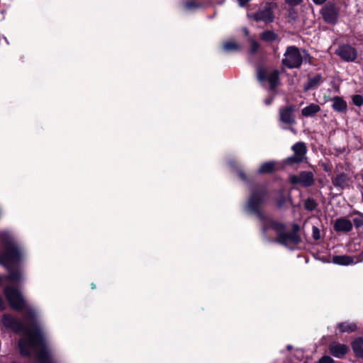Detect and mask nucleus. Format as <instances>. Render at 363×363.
I'll return each mask as SVG.
<instances>
[{
	"label": "nucleus",
	"mask_w": 363,
	"mask_h": 363,
	"mask_svg": "<svg viewBox=\"0 0 363 363\" xmlns=\"http://www.w3.org/2000/svg\"><path fill=\"white\" fill-rule=\"evenodd\" d=\"M4 249L0 250V264L9 270L8 276H0V286L5 280L11 282L20 281L22 275L20 272L13 270V268L23 258L24 252L12 235L9 232H4L1 235Z\"/></svg>",
	"instance_id": "1"
},
{
	"label": "nucleus",
	"mask_w": 363,
	"mask_h": 363,
	"mask_svg": "<svg viewBox=\"0 0 363 363\" xmlns=\"http://www.w3.org/2000/svg\"><path fill=\"white\" fill-rule=\"evenodd\" d=\"M2 322L6 328L15 331H21L23 337L20 340L18 346L22 355L29 354L38 349V346L45 344L43 335L36 325H24L12 316L5 315Z\"/></svg>",
	"instance_id": "2"
},
{
	"label": "nucleus",
	"mask_w": 363,
	"mask_h": 363,
	"mask_svg": "<svg viewBox=\"0 0 363 363\" xmlns=\"http://www.w3.org/2000/svg\"><path fill=\"white\" fill-rule=\"evenodd\" d=\"M263 233L266 235L277 236V241L281 245L288 246L290 244H297L300 242V238L297 234L299 226L294 225V232L286 233L285 225L269 217H263Z\"/></svg>",
	"instance_id": "3"
},
{
	"label": "nucleus",
	"mask_w": 363,
	"mask_h": 363,
	"mask_svg": "<svg viewBox=\"0 0 363 363\" xmlns=\"http://www.w3.org/2000/svg\"><path fill=\"white\" fill-rule=\"evenodd\" d=\"M5 296L9 303L10 306L15 310L20 311L22 309L26 310V313L23 316L26 321H28V318H33L35 313L33 308L27 306L26 303L23 300L20 292L11 286H7L4 289Z\"/></svg>",
	"instance_id": "4"
},
{
	"label": "nucleus",
	"mask_w": 363,
	"mask_h": 363,
	"mask_svg": "<svg viewBox=\"0 0 363 363\" xmlns=\"http://www.w3.org/2000/svg\"><path fill=\"white\" fill-rule=\"evenodd\" d=\"M303 56L295 46L288 47L282 60V63L289 68H298L303 62Z\"/></svg>",
	"instance_id": "5"
},
{
	"label": "nucleus",
	"mask_w": 363,
	"mask_h": 363,
	"mask_svg": "<svg viewBox=\"0 0 363 363\" xmlns=\"http://www.w3.org/2000/svg\"><path fill=\"white\" fill-rule=\"evenodd\" d=\"M290 182L293 184H299L303 187L311 186L314 183V175L311 172H301L298 175H291Z\"/></svg>",
	"instance_id": "6"
},
{
	"label": "nucleus",
	"mask_w": 363,
	"mask_h": 363,
	"mask_svg": "<svg viewBox=\"0 0 363 363\" xmlns=\"http://www.w3.org/2000/svg\"><path fill=\"white\" fill-rule=\"evenodd\" d=\"M292 150L294 152L292 157H288L286 160L287 163H299L302 162L306 154L307 148L303 143H297L292 147Z\"/></svg>",
	"instance_id": "7"
},
{
	"label": "nucleus",
	"mask_w": 363,
	"mask_h": 363,
	"mask_svg": "<svg viewBox=\"0 0 363 363\" xmlns=\"http://www.w3.org/2000/svg\"><path fill=\"white\" fill-rule=\"evenodd\" d=\"M264 198L263 193L253 191L249 199L247 210L250 212L256 213L258 216H262L259 212V207L262 203Z\"/></svg>",
	"instance_id": "8"
},
{
	"label": "nucleus",
	"mask_w": 363,
	"mask_h": 363,
	"mask_svg": "<svg viewBox=\"0 0 363 363\" xmlns=\"http://www.w3.org/2000/svg\"><path fill=\"white\" fill-rule=\"evenodd\" d=\"M252 18L256 21H263L266 23L273 21L274 16L269 6L259 9L257 13L252 15Z\"/></svg>",
	"instance_id": "9"
},
{
	"label": "nucleus",
	"mask_w": 363,
	"mask_h": 363,
	"mask_svg": "<svg viewBox=\"0 0 363 363\" xmlns=\"http://www.w3.org/2000/svg\"><path fill=\"white\" fill-rule=\"evenodd\" d=\"M336 53L346 61H352L357 57V52L354 48L349 45L340 46Z\"/></svg>",
	"instance_id": "10"
},
{
	"label": "nucleus",
	"mask_w": 363,
	"mask_h": 363,
	"mask_svg": "<svg viewBox=\"0 0 363 363\" xmlns=\"http://www.w3.org/2000/svg\"><path fill=\"white\" fill-rule=\"evenodd\" d=\"M329 350L335 357L342 358L347 353L349 348L345 344L334 342L330 345Z\"/></svg>",
	"instance_id": "11"
},
{
	"label": "nucleus",
	"mask_w": 363,
	"mask_h": 363,
	"mask_svg": "<svg viewBox=\"0 0 363 363\" xmlns=\"http://www.w3.org/2000/svg\"><path fill=\"white\" fill-rule=\"evenodd\" d=\"M294 107L288 106L280 109V121L286 124L290 125L294 123V118L293 116Z\"/></svg>",
	"instance_id": "12"
},
{
	"label": "nucleus",
	"mask_w": 363,
	"mask_h": 363,
	"mask_svg": "<svg viewBox=\"0 0 363 363\" xmlns=\"http://www.w3.org/2000/svg\"><path fill=\"white\" fill-rule=\"evenodd\" d=\"M352 228V224L350 220L346 218H338L335 220L334 229L338 232H349Z\"/></svg>",
	"instance_id": "13"
},
{
	"label": "nucleus",
	"mask_w": 363,
	"mask_h": 363,
	"mask_svg": "<svg viewBox=\"0 0 363 363\" xmlns=\"http://www.w3.org/2000/svg\"><path fill=\"white\" fill-rule=\"evenodd\" d=\"M320 111L319 105L315 104H311L308 106L303 108L301 111V114L304 117H312Z\"/></svg>",
	"instance_id": "14"
},
{
	"label": "nucleus",
	"mask_w": 363,
	"mask_h": 363,
	"mask_svg": "<svg viewBox=\"0 0 363 363\" xmlns=\"http://www.w3.org/2000/svg\"><path fill=\"white\" fill-rule=\"evenodd\" d=\"M339 333H352L357 330V325L354 323L344 322L337 325Z\"/></svg>",
	"instance_id": "15"
},
{
	"label": "nucleus",
	"mask_w": 363,
	"mask_h": 363,
	"mask_svg": "<svg viewBox=\"0 0 363 363\" xmlns=\"http://www.w3.org/2000/svg\"><path fill=\"white\" fill-rule=\"evenodd\" d=\"M333 262L340 265H349L357 262L354 261L352 257L347 255L335 256L333 258Z\"/></svg>",
	"instance_id": "16"
},
{
	"label": "nucleus",
	"mask_w": 363,
	"mask_h": 363,
	"mask_svg": "<svg viewBox=\"0 0 363 363\" xmlns=\"http://www.w3.org/2000/svg\"><path fill=\"white\" fill-rule=\"evenodd\" d=\"M352 347L355 355L363 358V338L359 337L354 340Z\"/></svg>",
	"instance_id": "17"
},
{
	"label": "nucleus",
	"mask_w": 363,
	"mask_h": 363,
	"mask_svg": "<svg viewBox=\"0 0 363 363\" xmlns=\"http://www.w3.org/2000/svg\"><path fill=\"white\" fill-rule=\"evenodd\" d=\"M348 182V177L345 173H340L337 174L333 181V184L335 186L344 188Z\"/></svg>",
	"instance_id": "18"
},
{
	"label": "nucleus",
	"mask_w": 363,
	"mask_h": 363,
	"mask_svg": "<svg viewBox=\"0 0 363 363\" xmlns=\"http://www.w3.org/2000/svg\"><path fill=\"white\" fill-rule=\"evenodd\" d=\"M323 16L324 19L329 23H334L337 18L336 12L333 8H327L324 9Z\"/></svg>",
	"instance_id": "19"
},
{
	"label": "nucleus",
	"mask_w": 363,
	"mask_h": 363,
	"mask_svg": "<svg viewBox=\"0 0 363 363\" xmlns=\"http://www.w3.org/2000/svg\"><path fill=\"white\" fill-rule=\"evenodd\" d=\"M322 82V76L317 74L315 77L309 79L308 82L304 86L306 91L313 89L320 84Z\"/></svg>",
	"instance_id": "20"
},
{
	"label": "nucleus",
	"mask_w": 363,
	"mask_h": 363,
	"mask_svg": "<svg viewBox=\"0 0 363 363\" xmlns=\"http://www.w3.org/2000/svg\"><path fill=\"white\" fill-rule=\"evenodd\" d=\"M333 108L334 110L341 112L347 108V104L340 97H335L333 99Z\"/></svg>",
	"instance_id": "21"
},
{
	"label": "nucleus",
	"mask_w": 363,
	"mask_h": 363,
	"mask_svg": "<svg viewBox=\"0 0 363 363\" xmlns=\"http://www.w3.org/2000/svg\"><path fill=\"white\" fill-rule=\"evenodd\" d=\"M275 169V162H268L262 164L259 169L258 172L260 174H267L272 172Z\"/></svg>",
	"instance_id": "22"
},
{
	"label": "nucleus",
	"mask_w": 363,
	"mask_h": 363,
	"mask_svg": "<svg viewBox=\"0 0 363 363\" xmlns=\"http://www.w3.org/2000/svg\"><path fill=\"white\" fill-rule=\"evenodd\" d=\"M267 80L269 81V82L270 84L271 88L272 89H274L277 86V85L278 84V82H279V73H278V72L276 71V70L272 72L271 73H269L267 75Z\"/></svg>",
	"instance_id": "23"
},
{
	"label": "nucleus",
	"mask_w": 363,
	"mask_h": 363,
	"mask_svg": "<svg viewBox=\"0 0 363 363\" xmlns=\"http://www.w3.org/2000/svg\"><path fill=\"white\" fill-rule=\"evenodd\" d=\"M262 38L267 41H273L276 40L277 35L272 31H265L262 33Z\"/></svg>",
	"instance_id": "24"
},
{
	"label": "nucleus",
	"mask_w": 363,
	"mask_h": 363,
	"mask_svg": "<svg viewBox=\"0 0 363 363\" xmlns=\"http://www.w3.org/2000/svg\"><path fill=\"white\" fill-rule=\"evenodd\" d=\"M238 48V46L237 43L234 41L227 42L223 45V49L227 52L235 50H237Z\"/></svg>",
	"instance_id": "25"
},
{
	"label": "nucleus",
	"mask_w": 363,
	"mask_h": 363,
	"mask_svg": "<svg viewBox=\"0 0 363 363\" xmlns=\"http://www.w3.org/2000/svg\"><path fill=\"white\" fill-rule=\"evenodd\" d=\"M316 204L313 200L307 199L305 202V208L309 211L315 209Z\"/></svg>",
	"instance_id": "26"
},
{
	"label": "nucleus",
	"mask_w": 363,
	"mask_h": 363,
	"mask_svg": "<svg viewBox=\"0 0 363 363\" xmlns=\"http://www.w3.org/2000/svg\"><path fill=\"white\" fill-rule=\"evenodd\" d=\"M354 104L357 106H361L363 104V98L360 95H354L352 98Z\"/></svg>",
	"instance_id": "27"
},
{
	"label": "nucleus",
	"mask_w": 363,
	"mask_h": 363,
	"mask_svg": "<svg viewBox=\"0 0 363 363\" xmlns=\"http://www.w3.org/2000/svg\"><path fill=\"white\" fill-rule=\"evenodd\" d=\"M318 363H334V360L330 356L325 355L319 359Z\"/></svg>",
	"instance_id": "28"
},
{
	"label": "nucleus",
	"mask_w": 363,
	"mask_h": 363,
	"mask_svg": "<svg viewBox=\"0 0 363 363\" xmlns=\"http://www.w3.org/2000/svg\"><path fill=\"white\" fill-rule=\"evenodd\" d=\"M257 77L259 81H263L265 79V73L264 70L259 69L257 73Z\"/></svg>",
	"instance_id": "29"
},
{
	"label": "nucleus",
	"mask_w": 363,
	"mask_h": 363,
	"mask_svg": "<svg viewBox=\"0 0 363 363\" xmlns=\"http://www.w3.org/2000/svg\"><path fill=\"white\" fill-rule=\"evenodd\" d=\"M313 238L315 240H318L320 238V232H319V230L316 227H313Z\"/></svg>",
	"instance_id": "30"
},
{
	"label": "nucleus",
	"mask_w": 363,
	"mask_h": 363,
	"mask_svg": "<svg viewBox=\"0 0 363 363\" xmlns=\"http://www.w3.org/2000/svg\"><path fill=\"white\" fill-rule=\"evenodd\" d=\"M303 0H286V3L290 5H298L302 2Z\"/></svg>",
	"instance_id": "31"
},
{
	"label": "nucleus",
	"mask_w": 363,
	"mask_h": 363,
	"mask_svg": "<svg viewBox=\"0 0 363 363\" xmlns=\"http://www.w3.org/2000/svg\"><path fill=\"white\" fill-rule=\"evenodd\" d=\"M258 47H259V45H258V44L257 43L252 42V52H255L257 50Z\"/></svg>",
	"instance_id": "32"
},
{
	"label": "nucleus",
	"mask_w": 363,
	"mask_h": 363,
	"mask_svg": "<svg viewBox=\"0 0 363 363\" xmlns=\"http://www.w3.org/2000/svg\"><path fill=\"white\" fill-rule=\"evenodd\" d=\"M250 0H238L240 6H244Z\"/></svg>",
	"instance_id": "33"
},
{
	"label": "nucleus",
	"mask_w": 363,
	"mask_h": 363,
	"mask_svg": "<svg viewBox=\"0 0 363 363\" xmlns=\"http://www.w3.org/2000/svg\"><path fill=\"white\" fill-rule=\"evenodd\" d=\"M313 1L315 4H323V3H325L326 1V0H313Z\"/></svg>",
	"instance_id": "34"
},
{
	"label": "nucleus",
	"mask_w": 363,
	"mask_h": 363,
	"mask_svg": "<svg viewBox=\"0 0 363 363\" xmlns=\"http://www.w3.org/2000/svg\"><path fill=\"white\" fill-rule=\"evenodd\" d=\"M186 6L187 9H191L194 6V4L192 3H187Z\"/></svg>",
	"instance_id": "35"
},
{
	"label": "nucleus",
	"mask_w": 363,
	"mask_h": 363,
	"mask_svg": "<svg viewBox=\"0 0 363 363\" xmlns=\"http://www.w3.org/2000/svg\"><path fill=\"white\" fill-rule=\"evenodd\" d=\"M3 306H4V302H3L1 297L0 296V309L3 308Z\"/></svg>",
	"instance_id": "36"
},
{
	"label": "nucleus",
	"mask_w": 363,
	"mask_h": 363,
	"mask_svg": "<svg viewBox=\"0 0 363 363\" xmlns=\"http://www.w3.org/2000/svg\"><path fill=\"white\" fill-rule=\"evenodd\" d=\"M239 175L242 179H244V180L245 179V177L242 172H240Z\"/></svg>",
	"instance_id": "37"
},
{
	"label": "nucleus",
	"mask_w": 363,
	"mask_h": 363,
	"mask_svg": "<svg viewBox=\"0 0 363 363\" xmlns=\"http://www.w3.org/2000/svg\"><path fill=\"white\" fill-rule=\"evenodd\" d=\"M91 288H92V289H94V288H95V284H91Z\"/></svg>",
	"instance_id": "38"
},
{
	"label": "nucleus",
	"mask_w": 363,
	"mask_h": 363,
	"mask_svg": "<svg viewBox=\"0 0 363 363\" xmlns=\"http://www.w3.org/2000/svg\"><path fill=\"white\" fill-rule=\"evenodd\" d=\"M287 348H288L289 350H290V349H291V346H290V345H288V346H287Z\"/></svg>",
	"instance_id": "39"
}]
</instances>
